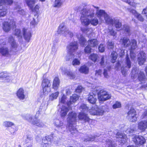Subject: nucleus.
Here are the masks:
<instances>
[{
    "mask_svg": "<svg viewBox=\"0 0 147 147\" xmlns=\"http://www.w3.org/2000/svg\"><path fill=\"white\" fill-rule=\"evenodd\" d=\"M3 126L6 127H10L14 125V123L8 121H4L3 123Z\"/></svg>",
    "mask_w": 147,
    "mask_h": 147,
    "instance_id": "nucleus-46",
    "label": "nucleus"
},
{
    "mask_svg": "<svg viewBox=\"0 0 147 147\" xmlns=\"http://www.w3.org/2000/svg\"><path fill=\"white\" fill-rule=\"evenodd\" d=\"M80 20L82 24L85 26H87L90 24V19L82 15Z\"/></svg>",
    "mask_w": 147,
    "mask_h": 147,
    "instance_id": "nucleus-25",
    "label": "nucleus"
},
{
    "mask_svg": "<svg viewBox=\"0 0 147 147\" xmlns=\"http://www.w3.org/2000/svg\"><path fill=\"white\" fill-rule=\"evenodd\" d=\"M52 136L51 135L50 136H46L42 139V143L44 144V146H48L47 147H51V142L52 139Z\"/></svg>",
    "mask_w": 147,
    "mask_h": 147,
    "instance_id": "nucleus-19",
    "label": "nucleus"
},
{
    "mask_svg": "<svg viewBox=\"0 0 147 147\" xmlns=\"http://www.w3.org/2000/svg\"><path fill=\"white\" fill-rule=\"evenodd\" d=\"M16 95L20 100L24 99L25 98V95L24 89L22 88H20L17 92Z\"/></svg>",
    "mask_w": 147,
    "mask_h": 147,
    "instance_id": "nucleus-27",
    "label": "nucleus"
},
{
    "mask_svg": "<svg viewBox=\"0 0 147 147\" xmlns=\"http://www.w3.org/2000/svg\"><path fill=\"white\" fill-rule=\"evenodd\" d=\"M116 137L117 138H121L123 143H125L127 141V136L125 134L121 132H117L116 134Z\"/></svg>",
    "mask_w": 147,
    "mask_h": 147,
    "instance_id": "nucleus-29",
    "label": "nucleus"
},
{
    "mask_svg": "<svg viewBox=\"0 0 147 147\" xmlns=\"http://www.w3.org/2000/svg\"><path fill=\"white\" fill-rule=\"evenodd\" d=\"M97 96L92 92L89 94L88 97V102L92 104L95 103L97 100Z\"/></svg>",
    "mask_w": 147,
    "mask_h": 147,
    "instance_id": "nucleus-24",
    "label": "nucleus"
},
{
    "mask_svg": "<svg viewBox=\"0 0 147 147\" xmlns=\"http://www.w3.org/2000/svg\"><path fill=\"white\" fill-rule=\"evenodd\" d=\"M54 125L60 130L61 129L64 131L65 128V126L63 125V122L59 119H55L54 121Z\"/></svg>",
    "mask_w": 147,
    "mask_h": 147,
    "instance_id": "nucleus-18",
    "label": "nucleus"
},
{
    "mask_svg": "<svg viewBox=\"0 0 147 147\" xmlns=\"http://www.w3.org/2000/svg\"><path fill=\"white\" fill-rule=\"evenodd\" d=\"M67 48L68 55H69V57L67 60H69L74 57V53L78 49V43L76 41L72 42L69 43Z\"/></svg>",
    "mask_w": 147,
    "mask_h": 147,
    "instance_id": "nucleus-3",
    "label": "nucleus"
},
{
    "mask_svg": "<svg viewBox=\"0 0 147 147\" xmlns=\"http://www.w3.org/2000/svg\"><path fill=\"white\" fill-rule=\"evenodd\" d=\"M33 141L32 136L31 134H28L26 139L25 140L24 145L26 147H32Z\"/></svg>",
    "mask_w": 147,
    "mask_h": 147,
    "instance_id": "nucleus-16",
    "label": "nucleus"
},
{
    "mask_svg": "<svg viewBox=\"0 0 147 147\" xmlns=\"http://www.w3.org/2000/svg\"><path fill=\"white\" fill-rule=\"evenodd\" d=\"M133 140L137 145H142L146 142L145 139L142 136H136L133 138Z\"/></svg>",
    "mask_w": 147,
    "mask_h": 147,
    "instance_id": "nucleus-12",
    "label": "nucleus"
},
{
    "mask_svg": "<svg viewBox=\"0 0 147 147\" xmlns=\"http://www.w3.org/2000/svg\"><path fill=\"white\" fill-rule=\"evenodd\" d=\"M6 13V9L3 8L2 7L0 6V17L4 16Z\"/></svg>",
    "mask_w": 147,
    "mask_h": 147,
    "instance_id": "nucleus-51",
    "label": "nucleus"
},
{
    "mask_svg": "<svg viewBox=\"0 0 147 147\" xmlns=\"http://www.w3.org/2000/svg\"><path fill=\"white\" fill-rule=\"evenodd\" d=\"M123 30L125 31L126 34H127L128 36H129L131 34L130 32V29L128 25H124L123 26V28L122 30Z\"/></svg>",
    "mask_w": 147,
    "mask_h": 147,
    "instance_id": "nucleus-44",
    "label": "nucleus"
},
{
    "mask_svg": "<svg viewBox=\"0 0 147 147\" xmlns=\"http://www.w3.org/2000/svg\"><path fill=\"white\" fill-rule=\"evenodd\" d=\"M15 9L17 10L18 13L20 15L24 16L26 14L25 11L22 9L19 5H16L15 7Z\"/></svg>",
    "mask_w": 147,
    "mask_h": 147,
    "instance_id": "nucleus-38",
    "label": "nucleus"
},
{
    "mask_svg": "<svg viewBox=\"0 0 147 147\" xmlns=\"http://www.w3.org/2000/svg\"><path fill=\"white\" fill-rule=\"evenodd\" d=\"M13 3L12 0H0V5L4 4L7 5L11 4Z\"/></svg>",
    "mask_w": 147,
    "mask_h": 147,
    "instance_id": "nucleus-48",
    "label": "nucleus"
},
{
    "mask_svg": "<svg viewBox=\"0 0 147 147\" xmlns=\"http://www.w3.org/2000/svg\"><path fill=\"white\" fill-rule=\"evenodd\" d=\"M131 77L133 79H135L138 77L139 81L142 84L145 83L146 81V77L144 73L136 67L133 68Z\"/></svg>",
    "mask_w": 147,
    "mask_h": 147,
    "instance_id": "nucleus-2",
    "label": "nucleus"
},
{
    "mask_svg": "<svg viewBox=\"0 0 147 147\" xmlns=\"http://www.w3.org/2000/svg\"><path fill=\"white\" fill-rule=\"evenodd\" d=\"M139 55V57L138 58V63L139 65H142L146 61V54L143 51H141Z\"/></svg>",
    "mask_w": 147,
    "mask_h": 147,
    "instance_id": "nucleus-17",
    "label": "nucleus"
},
{
    "mask_svg": "<svg viewBox=\"0 0 147 147\" xmlns=\"http://www.w3.org/2000/svg\"><path fill=\"white\" fill-rule=\"evenodd\" d=\"M134 131V127H130L127 129L126 130V132L127 134L129 136H131Z\"/></svg>",
    "mask_w": 147,
    "mask_h": 147,
    "instance_id": "nucleus-53",
    "label": "nucleus"
},
{
    "mask_svg": "<svg viewBox=\"0 0 147 147\" xmlns=\"http://www.w3.org/2000/svg\"><path fill=\"white\" fill-rule=\"evenodd\" d=\"M16 23L13 20L10 22H5L3 23V29L6 32H9L11 28H13L15 26Z\"/></svg>",
    "mask_w": 147,
    "mask_h": 147,
    "instance_id": "nucleus-11",
    "label": "nucleus"
},
{
    "mask_svg": "<svg viewBox=\"0 0 147 147\" xmlns=\"http://www.w3.org/2000/svg\"><path fill=\"white\" fill-rule=\"evenodd\" d=\"M68 29L65 25L63 23H61L59 26L57 33L58 34H62L63 36H65V34Z\"/></svg>",
    "mask_w": 147,
    "mask_h": 147,
    "instance_id": "nucleus-15",
    "label": "nucleus"
},
{
    "mask_svg": "<svg viewBox=\"0 0 147 147\" xmlns=\"http://www.w3.org/2000/svg\"><path fill=\"white\" fill-rule=\"evenodd\" d=\"M98 58V55L94 53L91 54L89 56V59L94 62L96 61Z\"/></svg>",
    "mask_w": 147,
    "mask_h": 147,
    "instance_id": "nucleus-47",
    "label": "nucleus"
},
{
    "mask_svg": "<svg viewBox=\"0 0 147 147\" xmlns=\"http://www.w3.org/2000/svg\"><path fill=\"white\" fill-rule=\"evenodd\" d=\"M50 80L47 78H44L42 82L41 86L43 89V93L47 95L51 90Z\"/></svg>",
    "mask_w": 147,
    "mask_h": 147,
    "instance_id": "nucleus-5",
    "label": "nucleus"
},
{
    "mask_svg": "<svg viewBox=\"0 0 147 147\" xmlns=\"http://www.w3.org/2000/svg\"><path fill=\"white\" fill-rule=\"evenodd\" d=\"M22 31L25 40L27 42H29L32 36L31 32L25 28L22 29Z\"/></svg>",
    "mask_w": 147,
    "mask_h": 147,
    "instance_id": "nucleus-14",
    "label": "nucleus"
},
{
    "mask_svg": "<svg viewBox=\"0 0 147 147\" xmlns=\"http://www.w3.org/2000/svg\"><path fill=\"white\" fill-rule=\"evenodd\" d=\"M60 81L58 77H56L54 79L52 85V88L55 90H57L58 88Z\"/></svg>",
    "mask_w": 147,
    "mask_h": 147,
    "instance_id": "nucleus-30",
    "label": "nucleus"
},
{
    "mask_svg": "<svg viewBox=\"0 0 147 147\" xmlns=\"http://www.w3.org/2000/svg\"><path fill=\"white\" fill-rule=\"evenodd\" d=\"M98 96L99 100L104 101L109 99L111 97V95L104 90H101L98 93Z\"/></svg>",
    "mask_w": 147,
    "mask_h": 147,
    "instance_id": "nucleus-8",
    "label": "nucleus"
},
{
    "mask_svg": "<svg viewBox=\"0 0 147 147\" xmlns=\"http://www.w3.org/2000/svg\"><path fill=\"white\" fill-rule=\"evenodd\" d=\"M63 0H55L53 5L54 7H59L62 5Z\"/></svg>",
    "mask_w": 147,
    "mask_h": 147,
    "instance_id": "nucleus-50",
    "label": "nucleus"
},
{
    "mask_svg": "<svg viewBox=\"0 0 147 147\" xmlns=\"http://www.w3.org/2000/svg\"><path fill=\"white\" fill-rule=\"evenodd\" d=\"M10 52L8 48L2 47L0 49V53L3 56L9 57L10 55Z\"/></svg>",
    "mask_w": 147,
    "mask_h": 147,
    "instance_id": "nucleus-23",
    "label": "nucleus"
},
{
    "mask_svg": "<svg viewBox=\"0 0 147 147\" xmlns=\"http://www.w3.org/2000/svg\"><path fill=\"white\" fill-rule=\"evenodd\" d=\"M26 2L27 5L32 9L34 5L36 2L37 0H25Z\"/></svg>",
    "mask_w": 147,
    "mask_h": 147,
    "instance_id": "nucleus-37",
    "label": "nucleus"
},
{
    "mask_svg": "<svg viewBox=\"0 0 147 147\" xmlns=\"http://www.w3.org/2000/svg\"><path fill=\"white\" fill-rule=\"evenodd\" d=\"M107 13L103 10H97L96 13V15L97 17L100 20H102V18L104 17Z\"/></svg>",
    "mask_w": 147,
    "mask_h": 147,
    "instance_id": "nucleus-32",
    "label": "nucleus"
},
{
    "mask_svg": "<svg viewBox=\"0 0 147 147\" xmlns=\"http://www.w3.org/2000/svg\"><path fill=\"white\" fill-rule=\"evenodd\" d=\"M127 118L131 122H134L137 121L136 112L135 110L133 108H131L127 113Z\"/></svg>",
    "mask_w": 147,
    "mask_h": 147,
    "instance_id": "nucleus-10",
    "label": "nucleus"
},
{
    "mask_svg": "<svg viewBox=\"0 0 147 147\" xmlns=\"http://www.w3.org/2000/svg\"><path fill=\"white\" fill-rule=\"evenodd\" d=\"M69 109H69L64 106L62 107L60 111V115L62 118H63L66 116Z\"/></svg>",
    "mask_w": 147,
    "mask_h": 147,
    "instance_id": "nucleus-28",
    "label": "nucleus"
},
{
    "mask_svg": "<svg viewBox=\"0 0 147 147\" xmlns=\"http://www.w3.org/2000/svg\"><path fill=\"white\" fill-rule=\"evenodd\" d=\"M23 118L27 120L32 124L40 127H44L45 125L40 120L36 118L33 119L32 115L30 114H26L22 116Z\"/></svg>",
    "mask_w": 147,
    "mask_h": 147,
    "instance_id": "nucleus-4",
    "label": "nucleus"
},
{
    "mask_svg": "<svg viewBox=\"0 0 147 147\" xmlns=\"http://www.w3.org/2000/svg\"><path fill=\"white\" fill-rule=\"evenodd\" d=\"M9 76V74L6 72H2L0 73V78H7Z\"/></svg>",
    "mask_w": 147,
    "mask_h": 147,
    "instance_id": "nucleus-57",
    "label": "nucleus"
},
{
    "mask_svg": "<svg viewBox=\"0 0 147 147\" xmlns=\"http://www.w3.org/2000/svg\"><path fill=\"white\" fill-rule=\"evenodd\" d=\"M111 25H114L117 29L120 28L122 26V24L120 21L118 19H114Z\"/></svg>",
    "mask_w": 147,
    "mask_h": 147,
    "instance_id": "nucleus-33",
    "label": "nucleus"
},
{
    "mask_svg": "<svg viewBox=\"0 0 147 147\" xmlns=\"http://www.w3.org/2000/svg\"><path fill=\"white\" fill-rule=\"evenodd\" d=\"M125 63V64L124 66H125V68H124V67H122L121 69L122 74L124 76H126L127 74V70L126 68H127L128 69H129L131 67V62L127 54L126 57Z\"/></svg>",
    "mask_w": 147,
    "mask_h": 147,
    "instance_id": "nucleus-9",
    "label": "nucleus"
},
{
    "mask_svg": "<svg viewBox=\"0 0 147 147\" xmlns=\"http://www.w3.org/2000/svg\"><path fill=\"white\" fill-rule=\"evenodd\" d=\"M79 98L78 96L76 94H74L70 97L69 101L67 102V105L68 106L71 104L75 102Z\"/></svg>",
    "mask_w": 147,
    "mask_h": 147,
    "instance_id": "nucleus-31",
    "label": "nucleus"
},
{
    "mask_svg": "<svg viewBox=\"0 0 147 147\" xmlns=\"http://www.w3.org/2000/svg\"><path fill=\"white\" fill-rule=\"evenodd\" d=\"M95 9V8H94L93 6L84 9L82 10V15L88 18H92L94 17Z\"/></svg>",
    "mask_w": 147,
    "mask_h": 147,
    "instance_id": "nucleus-6",
    "label": "nucleus"
},
{
    "mask_svg": "<svg viewBox=\"0 0 147 147\" xmlns=\"http://www.w3.org/2000/svg\"><path fill=\"white\" fill-rule=\"evenodd\" d=\"M102 74V70L100 69L96 70L95 71V79H96L100 77L101 76Z\"/></svg>",
    "mask_w": 147,
    "mask_h": 147,
    "instance_id": "nucleus-56",
    "label": "nucleus"
},
{
    "mask_svg": "<svg viewBox=\"0 0 147 147\" xmlns=\"http://www.w3.org/2000/svg\"><path fill=\"white\" fill-rule=\"evenodd\" d=\"M105 22L108 24H111L113 22L114 19H112L107 13L104 17Z\"/></svg>",
    "mask_w": 147,
    "mask_h": 147,
    "instance_id": "nucleus-35",
    "label": "nucleus"
},
{
    "mask_svg": "<svg viewBox=\"0 0 147 147\" xmlns=\"http://www.w3.org/2000/svg\"><path fill=\"white\" fill-rule=\"evenodd\" d=\"M114 47V43L111 40H109L107 43V48L109 49H112Z\"/></svg>",
    "mask_w": 147,
    "mask_h": 147,
    "instance_id": "nucleus-52",
    "label": "nucleus"
},
{
    "mask_svg": "<svg viewBox=\"0 0 147 147\" xmlns=\"http://www.w3.org/2000/svg\"><path fill=\"white\" fill-rule=\"evenodd\" d=\"M89 113L92 115H102L104 114V110L102 108H99L95 105L89 110Z\"/></svg>",
    "mask_w": 147,
    "mask_h": 147,
    "instance_id": "nucleus-7",
    "label": "nucleus"
},
{
    "mask_svg": "<svg viewBox=\"0 0 147 147\" xmlns=\"http://www.w3.org/2000/svg\"><path fill=\"white\" fill-rule=\"evenodd\" d=\"M72 63L73 66H75L79 65L80 64V60L78 59H75L73 60Z\"/></svg>",
    "mask_w": 147,
    "mask_h": 147,
    "instance_id": "nucleus-58",
    "label": "nucleus"
},
{
    "mask_svg": "<svg viewBox=\"0 0 147 147\" xmlns=\"http://www.w3.org/2000/svg\"><path fill=\"white\" fill-rule=\"evenodd\" d=\"M77 114L73 112L69 113L67 118L68 128L71 134H73L77 132L76 127L77 121Z\"/></svg>",
    "mask_w": 147,
    "mask_h": 147,
    "instance_id": "nucleus-1",
    "label": "nucleus"
},
{
    "mask_svg": "<svg viewBox=\"0 0 147 147\" xmlns=\"http://www.w3.org/2000/svg\"><path fill=\"white\" fill-rule=\"evenodd\" d=\"M111 62L113 63H114L117 58V53L115 51L112 52L111 55Z\"/></svg>",
    "mask_w": 147,
    "mask_h": 147,
    "instance_id": "nucleus-45",
    "label": "nucleus"
},
{
    "mask_svg": "<svg viewBox=\"0 0 147 147\" xmlns=\"http://www.w3.org/2000/svg\"><path fill=\"white\" fill-rule=\"evenodd\" d=\"M120 42L124 47H128L130 45V40L128 38L126 37L122 38Z\"/></svg>",
    "mask_w": 147,
    "mask_h": 147,
    "instance_id": "nucleus-26",
    "label": "nucleus"
},
{
    "mask_svg": "<svg viewBox=\"0 0 147 147\" xmlns=\"http://www.w3.org/2000/svg\"><path fill=\"white\" fill-rule=\"evenodd\" d=\"M138 128L141 131H144L147 128V120L142 121L139 122Z\"/></svg>",
    "mask_w": 147,
    "mask_h": 147,
    "instance_id": "nucleus-20",
    "label": "nucleus"
},
{
    "mask_svg": "<svg viewBox=\"0 0 147 147\" xmlns=\"http://www.w3.org/2000/svg\"><path fill=\"white\" fill-rule=\"evenodd\" d=\"M80 109L81 111L85 112L88 110V108L85 104L82 105L80 107Z\"/></svg>",
    "mask_w": 147,
    "mask_h": 147,
    "instance_id": "nucleus-61",
    "label": "nucleus"
},
{
    "mask_svg": "<svg viewBox=\"0 0 147 147\" xmlns=\"http://www.w3.org/2000/svg\"><path fill=\"white\" fill-rule=\"evenodd\" d=\"M132 49H135L136 48L137 46V42L136 40L133 39L131 40L130 43V45Z\"/></svg>",
    "mask_w": 147,
    "mask_h": 147,
    "instance_id": "nucleus-54",
    "label": "nucleus"
},
{
    "mask_svg": "<svg viewBox=\"0 0 147 147\" xmlns=\"http://www.w3.org/2000/svg\"><path fill=\"white\" fill-rule=\"evenodd\" d=\"M78 117L80 120L84 123L89 122L90 120L87 115L83 113H79L78 115Z\"/></svg>",
    "mask_w": 147,
    "mask_h": 147,
    "instance_id": "nucleus-21",
    "label": "nucleus"
},
{
    "mask_svg": "<svg viewBox=\"0 0 147 147\" xmlns=\"http://www.w3.org/2000/svg\"><path fill=\"white\" fill-rule=\"evenodd\" d=\"M77 36L81 45L82 46H84V45H85V44L86 43V40L80 34L77 35Z\"/></svg>",
    "mask_w": 147,
    "mask_h": 147,
    "instance_id": "nucleus-36",
    "label": "nucleus"
},
{
    "mask_svg": "<svg viewBox=\"0 0 147 147\" xmlns=\"http://www.w3.org/2000/svg\"><path fill=\"white\" fill-rule=\"evenodd\" d=\"M121 107V103L120 102L118 101L116 102L112 106L113 108L114 109L120 108Z\"/></svg>",
    "mask_w": 147,
    "mask_h": 147,
    "instance_id": "nucleus-59",
    "label": "nucleus"
},
{
    "mask_svg": "<svg viewBox=\"0 0 147 147\" xmlns=\"http://www.w3.org/2000/svg\"><path fill=\"white\" fill-rule=\"evenodd\" d=\"M109 34H110L112 36H113L114 37L115 36L117 32L112 28L111 29H109Z\"/></svg>",
    "mask_w": 147,
    "mask_h": 147,
    "instance_id": "nucleus-62",
    "label": "nucleus"
},
{
    "mask_svg": "<svg viewBox=\"0 0 147 147\" xmlns=\"http://www.w3.org/2000/svg\"><path fill=\"white\" fill-rule=\"evenodd\" d=\"M105 142L108 147H116V144L113 140L107 139L105 141Z\"/></svg>",
    "mask_w": 147,
    "mask_h": 147,
    "instance_id": "nucleus-39",
    "label": "nucleus"
},
{
    "mask_svg": "<svg viewBox=\"0 0 147 147\" xmlns=\"http://www.w3.org/2000/svg\"><path fill=\"white\" fill-rule=\"evenodd\" d=\"M90 23L92 25L96 26L98 23V21L97 18H94L90 19Z\"/></svg>",
    "mask_w": 147,
    "mask_h": 147,
    "instance_id": "nucleus-55",
    "label": "nucleus"
},
{
    "mask_svg": "<svg viewBox=\"0 0 147 147\" xmlns=\"http://www.w3.org/2000/svg\"><path fill=\"white\" fill-rule=\"evenodd\" d=\"M8 41L11 45L12 49L16 50L18 46V45L15 41L13 38L11 36H10L8 38Z\"/></svg>",
    "mask_w": 147,
    "mask_h": 147,
    "instance_id": "nucleus-22",
    "label": "nucleus"
},
{
    "mask_svg": "<svg viewBox=\"0 0 147 147\" xmlns=\"http://www.w3.org/2000/svg\"><path fill=\"white\" fill-rule=\"evenodd\" d=\"M60 69L62 74L66 75L70 79H73L75 78V75L72 71L67 70L65 67H61Z\"/></svg>",
    "mask_w": 147,
    "mask_h": 147,
    "instance_id": "nucleus-13",
    "label": "nucleus"
},
{
    "mask_svg": "<svg viewBox=\"0 0 147 147\" xmlns=\"http://www.w3.org/2000/svg\"><path fill=\"white\" fill-rule=\"evenodd\" d=\"M81 30L84 33H87V35L92 33V29L88 28L87 27H85L84 28H81Z\"/></svg>",
    "mask_w": 147,
    "mask_h": 147,
    "instance_id": "nucleus-49",
    "label": "nucleus"
},
{
    "mask_svg": "<svg viewBox=\"0 0 147 147\" xmlns=\"http://www.w3.org/2000/svg\"><path fill=\"white\" fill-rule=\"evenodd\" d=\"M107 58L106 56H102L99 62L100 65L102 67H104L106 65L107 62Z\"/></svg>",
    "mask_w": 147,
    "mask_h": 147,
    "instance_id": "nucleus-41",
    "label": "nucleus"
},
{
    "mask_svg": "<svg viewBox=\"0 0 147 147\" xmlns=\"http://www.w3.org/2000/svg\"><path fill=\"white\" fill-rule=\"evenodd\" d=\"M89 46L92 47H97L98 44V42L96 39H91L88 40V42Z\"/></svg>",
    "mask_w": 147,
    "mask_h": 147,
    "instance_id": "nucleus-34",
    "label": "nucleus"
},
{
    "mask_svg": "<svg viewBox=\"0 0 147 147\" xmlns=\"http://www.w3.org/2000/svg\"><path fill=\"white\" fill-rule=\"evenodd\" d=\"M97 137H98L96 136H93L92 135H89L88 137L85 138L84 141L86 142L90 141H97L96 140V138Z\"/></svg>",
    "mask_w": 147,
    "mask_h": 147,
    "instance_id": "nucleus-42",
    "label": "nucleus"
},
{
    "mask_svg": "<svg viewBox=\"0 0 147 147\" xmlns=\"http://www.w3.org/2000/svg\"><path fill=\"white\" fill-rule=\"evenodd\" d=\"M66 100V97L65 95L63 94L61 98L59 99V102L62 103H64Z\"/></svg>",
    "mask_w": 147,
    "mask_h": 147,
    "instance_id": "nucleus-63",
    "label": "nucleus"
},
{
    "mask_svg": "<svg viewBox=\"0 0 147 147\" xmlns=\"http://www.w3.org/2000/svg\"><path fill=\"white\" fill-rule=\"evenodd\" d=\"M79 71L81 73L87 74L89 72V68L86 66L84 65L81 67Z\"/></svg>",
    "mask_w": 147,
    "mask_h": 147,
    "instance_id": "nucleus-40",
    "label": "nucleus"
},
{
    "mask_svg": "<svg viewBox=\"0 0 147 147\" xmlns=\"http://www.w3.org/2000/svg\"><path fill=\"white\" fill-rule=\"evenodd\" d=\"M59 94V92L58 91L53 93L50 95L49 97V100H53L56 99L58 97Z\"/></svg>",
    "mask_w": 147,
    "mask_h": 147,
    "instance_id": "nucleus-43",
    "label": "nucleus"
},
{
    "mask_svg": "<svg viewBox=\"0 0 147 147\" xmlns=\"http://www.w3.org/2000/svg\"><path fill=\"white\" fill-rule=\"evenodd\" d=\"M126 2L129 5L132 6L134 7H136L137 6V5L138 4V3H135L131 0H127Z\"/></svg>",
    "mask_w": 147,
    "mask_h": 147,
    "instance_id": "nucleus-60",
    "label": "nucleus"
},
{
    "mask_svg": "<svg viewBox=\"0 0 147 147\" xmlns=\"http://www.w3.org/2000/svg\"><path fill=\"white\" fill-rule=\"evenodd\" d=\"M46 105L44 102H42L39 108V110L38 111V112H40L42 110L44 111Z\"/></svg>",
    "mask_w": 147,
    "mask_h": 147,
    "instance_id": "nucleus-64",
    "label": "nucleus"
}]
</instances>
